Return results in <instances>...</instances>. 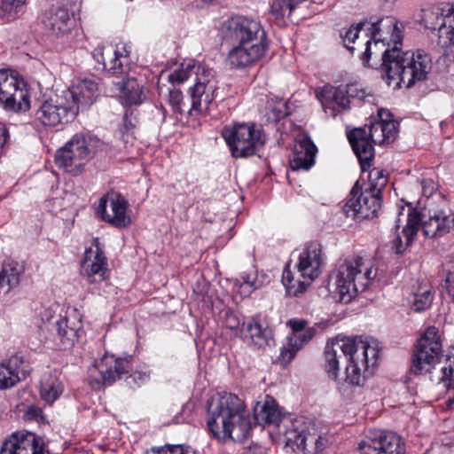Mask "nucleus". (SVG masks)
<instances>
[{
  "mask_svg": "<svg viewBox=\"0 0 454 454\" xmlns=\"http://www.w3.org/2000/svg\"><path fill=\"white\" fill-rule=\"evenodd\" d=\"M447 405L451 408L454 406V398H450L448 401H447Z\"/></svg>",
  "mask_w": 454,
  "mask_h": 454,
  "instance_id": "56",
  "label": "nucleus"
},
{
  "mask_svg": "<svg viewBox=\"0 0 454 454\" xmlns=\"http://www.w3.org/2000/svg\"><path fill=\"white\" fill-rule=\"evenodd\" d=\"M427 192H429V189H426V188L424 187V192H424V194H425V195H427V196H429V195L431 194V192H429V193L427 194Z\"/></svg>",
  "mask_w": 454,
  "mask_h": 454,
  "instance_id": "57",
  "label": "nucleus"
},
{
  "mask_svg": "<svg viewBox=\"0 0 454 454\" xmlns=\"http://www.w3.org/2000/svg\"><path fill=\"white\" fill-rule=\"evenodd\" d=\"M442 352V345L439 330L429 326L420 337L414 350L411 372L416 375L431 372L439 362Z\"/></svg>",
  "mask_w": 454,
  "mask_h": 454,
  "instance_id": "12",
  "label": "nucleus"
},
{
  "mask_svg": "<svg viewBox=\"0 0 454 454\" xmlns=\"http://www.w3.org/2000/svg\"><path fill=\"white\" fill-rule=\"evenodd\" d=\"M207 430L217 439L244 442L250 434L251 423L244 402L231 393H221L207 404Z\"/></svg>",
  "mask_w": 454,
  "mask_h": 454,
  "instance_id": "3",
  "label": "nucleus"
},
{
  "mask_svg": "<svg viewBox=\"0 0 454 454\" xmlns=\"http://www.w3.org/2000/svg\"><path fill=\"white\" fill-rule=\"evenodd\" d=\"M397 122L382 123L371 121L363 128L348 133V141L358 158L362 171L372 166L374 159L372 144L385 145L393 142L397 135Z\"/></svg>",
  "mask_w": 454,
  "mask_h": 454,
  "instance_id": "7",
  "label": "nucleus"
},
{
  "mask_svg": "<svg viewBox=\"0 0 454 454\" xmlns=\"http://www.w3.org/2000/svg\"><path fill=\"white\" fill-rule=\"evenodd\" d=\"M129 51L125 45L114 48L113 45H98L92 52L94 59L102 66V69L117 74L121 70V58H127Z\"/></svg>",
  "mask_w": 454,
  "mask_h": 454,
  "instance_id": "27",
  "label": "nucleus"
},
{
  "mask_svg": "<svg viewBox=\"0 0 454 454\" xmlns=\"http://www.w3.org/2000/svg\"><path fill=\"white\" fill-rule=\"evenodd\" d=\"M272 111L274 113V118L276 120L284 118L286 115L288 114V113L286 112V104L282 102L279 103L278 106L274 107Z\"/></svg>",
  "mask_w": 454,
  "mask_h": 454,
  "instance_id": "51",
  "label": "nucleus"
},
{
  "mask_svg": "<svg viewBox=\"0 0 454 454\" xmlns=\"http://www.w3.org/2000/svg\"><path fill=\"white\" fill-rule=\"evenodd\" d=\"M442 376L441 380L448 386L454 384V354L448 356L445 365L442 368Z\"/></svg>",
  "mask_w": 454,
  "mask_h": 454,
  "instance_id": "43",
  "label": "nucleus"
},
{
  "mask_svg": "<svg viewBox=\"0 0 454 454\" xmlns=\"http://www.w3.org/2000/svg\"><path fill=\"white\" fill-rule=\"evenodd\" d=\"M317 97L321 102L325 112L327 113V111L330 110V114L333 117L337 114L335 106L342 109H348L349 107L350 100L348 96V85L345 88L325 86L317 94Z\"/></svg>",
  "mask_w": 454,
  "mask_h": 454,
  "instance_id": "28",
  "label": "nucleus"
},
{
  "mask_svg": "<svg viewBox=\"0 0 454 454\" xmlns=\"http://www.w3.org/2000/svg\"><path fill=\"white\" fill-rule=\"evenodd\" d=\"M356 350L366 352L361 336L353 338L337 336L326 342L324 368L330 379L338 380L340 360L343 357L350 358Z\"/></svg>",
  "mask_w": 454,
  "mask_h": 454,
  "instance_id": "16",
  "label": "nucleus"
},
{
  "mask_svg": "<svg viewBox=\"0 0 454 454\" xmlns=\"http://www.w3.org/2000/svg\"><path fill=\"white\" fill-rule=\"evenodd\" d=\"M62 382L52 374H44L41 380L40 395L47 403H53L63 393Z\"/></svg>",
  "mask_w": 454,
  "mask_h": 454,
  "instance_id": "37",
  "label": "nucleus"
},
{
  "mask_svg": "<svg viewBox=\"0 0 454 454\" xmlns=\"http://www.w3.org/2000/svg\"><path fill=\"white\" fill-rule=\"evenodd\" d=\"M348 96L349 99H357L367 103H373L375 100V97L371 91H367L357 84L348 85Z\"/></svg>",
  "mask_w": 454,
  "mask_h": 454,
  "instance_id": "42",
  "label": "nucleus"
},
{
  "mask_svg": "<svg viewBox=\"0 0 454 454\" xmlns=\"http://www.w3.org/2000/svg\"><path fill=\"white\" fill-rule=\"evenodd\" d=\"M433 301V296L427 286L420 287L419 292L413 294L411 309L416 312H420L428 309Z\"/></svg>",
  "mask_w": 454,
  "mask_h": 454,
  "instance_id": "41",
  "label": "nucleus"
},
{
  "mask_svg": "<svg viewBox=\"0 0 454 454\" xmlns=\"http://www.w3.org/2000/svg\"><path fill=\"white\" fill-rule=\"evenodd\" d=\"M35 120L45 127L70 122L77 116V107L69 106L64 96L44 100L35 112Z\"/></svg>",
  "mask_w": 454,
  "mask_h": 454,
  "instance_id": "20",
  "label": "nucleus"
},
{
  "mask_svg": "<svg viewBox=\"0 0 454 454\" xmlns=\"http://www.w3.org/2000/svg\"><path fill=\"white\" fill-rule=\"evenodd\" d=\"M113 83L119 90L120 100L124 106L140 105L145 98L143 84L134 77L127 76Z\"/></svg>",
  "mask_w": 454,
  "mask_h": 454,
  "instance_id": "31",
  "label": "nucleus"
},
{
  "mask_svg": "<svg viewBox=\"0 0 454 454\" xmlns=\"http://www.w3.org/2000/svg\"><path fill=\"white\" fill-rule=\"evenodd\" d=\"M446 290L452 301H454V270L450 271L446 278Z\"/></svg>",
  "mask_w": 454,
  "mask_h": 454,
  "instance_id": "50",
  "label": "nucleus"
},
{
  "mask_svg": "<svg viewBox=\"0 0 454 454\" xmlns=\"http://www.w3.org/2000/svg\"><path fill=\"white\" fill-rule=\"evenodd\" d=\"M192 74L195 75V83L188 90L191 116L206 114L209 106L217 97V85L212 69L203 66H196L192 60L182 63L179 68L171 72L168 80L172 83H183Z\"/></svg>",
  "mask_w": 454,
  "mask_h": 454,
  "instance_id": "4",
  "label": "nucleus"
},
{
  "mask_svg": "<svg viewBox=\"0 0 454 454\" xmlns=\"http://www.w3.org/2000/svg\"><path fill=\"white\" fill-rule=\"evenodd\" d=\"M323 262L321 246L317 243L308 244L300 253L296 264L300 278L295 279L287 267L283 271L282 283L288 294L298 296L303 294L310 283L319 277Z\"/></svg>",
  "mask_w": 454,
  "mask_h": 454,
  "instance_id": "8",
  "label": "nucleus"
},
{
  "mask_svg": "<svg viewBox=\"0 0 454 454\" xmlns=\"http://www.w3.org/2000/svg\"><path fill=\"white\" fill-rule=\"evenodd\" d=\"M130 369V358L115 357L114 355H105L98 362H96L93 368L90 370V379L92 384L93 380L97 387L100 385H112L121 375L129 372Z\"/></svg>",
  "mask_w": 454,
  "mask_h": 454,
  "instance_id": "21",
  "label": "nucleus"
},
{
  "mask_svg": "<svg viewBox=\"0 0 454 454\" xmlns=\"http://www.w3.org/2000/svg\"><path fill=\"white\" fill-rule=\"evenodd\" d=\"M372 26L375 48L385 47L387 41V47L381 52L380 69L388 85L395 83V87H400L403 83L406 88H411L416 82L427 79L432 70L430 55L423 50L401 51L402 31L394 17L381 18Z\"/></svg>",
  "mask_w": 454,
  "mask_h": 454,
  "instance_id": "1",
  "label": "nucleus"
},
{
  "mask_svg": "<svg viewBox=\"0 0 454 454\" xmlns=\"http://www.w3.org/2000/svg\"><path fill=\"white\" fill-rule=\"evenodd\" d=\"M27 0H2V22H11L25 12Z\"/></svg>",
  "mask_w": 454,
  "mask_h": 454,
  "instance_id": "38",
  "label": "nucleus"
},
{
  "mask_svg": "<svg viewBox=\"0 0 454 454\" xmlns=\"http://www.w3.org/2000/svg\"><path fill=\"white\" fill-rule=\"evenodd\" d=\"M180 445L163 446V454H179Z\"/></svg>",
  "mask_w": 454,
  "mask_h": 454,
  "instance_id": "52",
  "label": "nucleus"
},
{
  "mask_svg": "<svg viewBox=\"0 0 454 454\" xmlns=\"http://www.w3.org/2000/svg\"><path fill=\"white\" fill-rule=\"evenodd\" d=\"M98 83L91 79H84L63 91V96L69 106L74 105L77 114L91 106L98 97Z\"/></svg>",
  "mask_w": 454,
  "mask_h": 454,
  "instance_id": "25",
  "label": "nucleus"
},
{
  "mask_svg": "<svg viewBox=\"0 0 454 454\" xmlns=\"http://www.w3.org/2000/svg\"><path fill=\"white\" fill-rule=\"evenodd\" d=\"M427 192H429V189H426V188L424 187V192H424V194H425V195H427V196H429V195L431 194V192H429V193L427 194Z\"/></svg>",
  "mask_w": 454,
  "mask_h": 454,
  "instance_id": "58",
  "label": "nucleus"
},
{
  "mask_svg": "<svg viewBox=\"0 0 454 454\" xmlns=\"http://www.w3.org/2000/svg\"><path fill=\"white\" fill-rule=\"evenodd\" d=\"M378 120H374L376 122H382V123H390V122H396L395 120L392 119V114L388 110L386 109H379L378 110Z\"/></svg>",
  "mask_w": 454,
  "mask_h": 454,
  "instance_id": "48",
  "label": "nucleus"
},
{
  "mask_svg": "<svg viewBox=\"0 0 454 454\" xmlns=\"http://www.w3.org/2000/svg\"><path fill=\"white\" fill-rule=\"evenodd\" d=\"M363 344L366 352L356 350L354 356L348 358L349 364L346 367L345 380L349 385L362 386L366 378L372 374L370 371L378 362L380 348L375 340L363 338Z\"/></svg>",
  "mask_w": 454,
  "mask_h": 454,
  "instance_id": "15",
  "label": "nucleus"
},
{
  "mask_svg": "<svg viewBox=\"0 0 454 454\" xmlns=\"http://www.w3.org/2000/svg\"><path fill=\"white\" fill-rule=\"evenodd\" d=\"M219 33L224 41L237 43L227 58L231 67H250L259 61L267 51L265 32L256 20L242 16L232 17L222 23Z\"/></svg>",
  "mask_w": 454,
  "mask_h": 454,
  "instance_id": "2",
  "label": "nucleus"
},
{
  "mask_svg": "<svg viewBox=\"0 0 454 454\" xmlns=\"http://www.w3.org/2000/svg\"><path fill=\"white\" fill-rule=\"evenodd\" d=\"M223 137L236 158L255 154L265 143L263 130L254 123H239L224 128Z\"/></svg>",
  "mask_w": 454,
  "mask_h": 454,
  "instance_id": "11",
  "label": "nucleus"
},
{
  "mask_svg": "<svg viewBox=\"0 0 454 454\" xmlns=\"http://www.w3.org/2000/svg\"><path fill=\"white\" fill-rule=\"evenodd\" d=\"M241 286H247L252 288L253 290H255L261 286V283L255 279L254 275H247L246 277H243V284Z\"/></svg>",
  "mask_w": 454,
  "mask_h": 454,
  "instance_id": "49",
  "label": "nucleus"
},
{
  "mask_svg": "<svg viewBox=\"0 0 454 454\" xmlns=\"http://www.w3.org/2000/svg\"><path fill=\"white\" fill-rule=\"evenodd\" d=\"M42 320L53 337V341L60 349L74 346L82 328V324L75 313L70 315H57L47 309L42 313Z\"/></svg>",
  "mask_w": 454,
  "mask_h": 454,
  "instance_id": "13",
  "label": "nucleus"
},
{
  "mask_svg": "<svg viewBox=\"0 0 454 454\" xmlns=\"http://www.w3.org/2000/svg\"><path fill=\"white\" fill-rule=\"evenodd\" d=\"M149 380V374L144 372H134L129 377L126 378V384L131 388L139 387L142 384L145 383Z\"/></svg>",
  "mask_w": 454,
  "mask_h": 454,
  "instance_id": "44",
  "label": "nucleus"
},
{
  "mask_svg": "<svg viewBox=\"0 0 454 454\" xmlns=\"http://www.w3.org/2000/svg\"><path fill=\"white\" fill-rule=\"evenodd\" d=\"M254 417L259 425L274 424L279 427L282 421V411L276 400L272 396L266 395L255 403Z\"/></svg>",
  "mask_w": 454,
  "mask_h": 454,
  "instance_id": "32",
  "label": "nucleus"
},
{
  "mask_svg": "<svg viewBox=\"0 0 454 454\" xmlns=\"http://www.w3.org/2000/svg\"><path fill=\"white\" fill-rule=\"evenodd\" d=\"M24 273L23 264L12 259L5 260L2 263V289L7 287V294L18 288Z\"/></svg>",
  "mask_w": 454,
  "mask_h": 454,
  "instance_id": "35",
  "label": "nucleus"
},
{
  "mask_svg": "<svg viewBox=\"0 0 454 454\" xmlns=\"http://www.w3.org/2000/svg\"><path fill=\"white\" fill-rule=\"evenodd\" d=\"M22 365L23 359L17 355L11 356L6 363H2V389L15 386L26 377Z\"/></svg>",
  "mask_w": 454,
  "mask_h": 454,
  "instance_id": "34",
  "label": "nucleus"
},
{
  "mask_svg": "<svg viewBox=\"0 0 454 454\" xmlns=\"http://www.w3.org/2000/svg\"><path fill=\"white\" fill-rule=\"evenodd\" d=\"M359 454H405V443L397 434L372 430L358 444Z\"/></svg>",
  "mask_w": 454,
  "mask_h": 454,
  "instance_id": "19",
  "label": "nucleus"
},
{
  "mask_svg": "<svg viewBox=\"0 0 454 454\" xmlns=\"http://www.w3.org/2000/svg\"><path fill=\"white\" fill-rule=\"evenodd\" d=\"M316 333L317 331L314 327H309L303 332L291 334L287 338L286 345L281 349L280 356L282 360L289 363L296 353L314 338Z\"/></svg>",
  "mask_w": 454,
  "mask_h": 454,
  "instance_id": "33",
  "label": "nucleus"
},
{
  "mask_svg": "<svg viewBox=\"0 0 454 454\" xmlns=\"http://www.w3.org/2000/svg\"><path fill=\"white\" fill-rule=\"evenodd\" d=\"M242 334L245 342L255 349L270 346L273 340L271 329L262 327L254 318L243 324Z\"/></svg>",
  "mask_w": 454,
  "mask_h": 454,
  "instance_id": "30",
  "label": "nucleus"
},
{
  "mask_svg": "<svg viewBox=\"0 0 454 454\" xmlns=\"http://www.w3.org/2000/svg\"><path fill=\"white\" fill-rule=\"evenodd\" d=\"M2 454H45L44 441L30 432H16L2 442Z\"/></svg>",
  "mask_w": 454,
  "mask_h": 454,
  "instance_id": "23",
  "label": "nucleus"
},
{
  "mask_svg": "<svg viewBox=\"0 0 454 454\" xmlns=\"http://www.w3.org/2000/svg\"><path fill=\"white\" fill-rule=\"evenodd\" d=\"M403 215V212L399 213L395 226V237L393 239V247L397 254H403L412 244L420 227L424 235L430 239L442 236L454 228V215L452 214L439 210L429 215L427 220L422 221L420 212L409 207L406 224L399 232L401 215Z\"/></svg>",
  "mask_w": 454,
  "mask_h": 454,
  "instance_id": "5",
  "label": "nucleus"
},
{
  "mask_svg": "<svg viewBox=\"0 0 454 454\" xmlns=\"http://www.w3.org/2000/svg\"><path fill=\"white\" fill-rule=\"evenodd\" d=\"M101 145L102 142L96 137L75 134L56 152L55 162L59 168L73 176H78Z\"/></svg>",
  "mask_w": 454,
  "mask_h": 454,
  "instance_id": "9",
  "label": "nucleus"
},
{
  "mask_svg": "<svg viewBox=\"0 0 454 454\" xmlns=\"http://www.w3.org/2000/svg\"><path fill=\"white\" fill-rule=\"evenodd\" d=\"M43 25L51 35L62 37L74 27V18L65 7H59L44 13Z\"/></svg>",
  "mask_w": 454,
  "mask_h": 454,
  "instance_id": "26",
  "label": "nucleus"
},
{
  "mask_svg": "<svg viewBox=\"0 0 454 454\" xmlns=\"http://www.w3.org/2000/svg\"><path fill=\"white\" fill-rule=\"evenodd\" d=\"M124 122H125V125H127V122H128V116H127V114L125 115Z\"/></svg>",
  "mask_w": 454,
  "mask_h": 454,
  "instance_id": "59",
  "label": "nucleus"
},
{
  "mask_svg": "<svg viewBox=\"0 0 454 454\" xmlns=\"http://www.w3.org/2000/svg\"><path fill=\"white\" fill-rule=\"evenodd\" d=\"M304 0H275L270 5V13L276 20L290 16L295 7Z\"/></svg>",
  "mask_w": 454,
  "mask_h": 454,
  "instance_id": "39",
  "label": "nucleus"
},
{
  "mask_svg": "<svg viewBox=\"0 0 454 454\" xmlns=\"http://www.w3.org/2000/svg\"><path fill=\"white\" fill-rule=\"evenodd\" d=\"M128 126H132V123H127L126 127H128ZM129 129V128H127V129Z\"/></svg>",
  "mask_w": 454,
  "mask_h": 454,
  "instance_id": "61",
  "label": "nucleus"
},
{
  "mask_svg": "<svg viewBox=\"0 0 454 454\" xmlns=\"http://www.w3.org/2000/svg\"><path fill=\"white\" fill-rule=\"evenodd\" d=\"M287 325L291 327L292 334H295L303 332L308 328V321L301 318H291L288 320Z\"/></svg>",
  "mask_w": 454,
  "mask_h": 454,
  "instance_id": "47",
  "label": "nucleus"
},
{
  "mask_svg": "<svg viewBox=\"0 0 454 454\" xmlns=\"http://www.w3.org/2000/svg\"><path fill=\"white\" fill-rule=\"evenodd\" d=\"M179 454H196V453L191 448H188V447L184 448L183 446L180 445Z\"/></svg>",
  "mask_w": 454,
  "mask_h": 454,
  "instance_id": "54",
  "label": "nucleus"
},
{
  "mask_svg": "<svg viewBox=\"0 0 454 454\" xmlns=\"http://www.w3.org/2000/svg\"><path fill=\"white\" fill-rule=\"evenodd\" d=\"M163 447L152 448L149 450H146L144 454H163L162 452Z\"/></svg>",
  "mask_w": 454,
  "mask_h": 454,
  "instance_id": "53",
  "label": "nucleus"
},
{
  "mask_svg": "<svg viewBox=\"0 0 454 454\" xmlns=\"http://www.w3.org/2000/svg\"><path fill=\"white\" fill-rule=\"evenodd\" d=\"M285 447L295 453L317 454L325 446L324 439L314 423L304 417L285 420Z\"/></svg>",
  "mask_w": 454,
  "mask_h": 454,
  "instance_id": "10",
  "label": "nucleus"
},
{
  "mask_svg": "<svg viewBox=\"0 0 454 454\" xmlns=\"http://www.w3.org/2000/svg\"><path fill=\"white\" fill-rule=\"evenodd\" d=\"M128 126H132V123H127L126 127H128ZM129 129V128H127V129Z\"/></svg>",
  "mask_w": 454,
  "mask_h": 454,
  "instance_id": "60",
  "label": "nucleus"
},
{
  "mask_svg": "<svg viewBox=\"0 0 454 454\" xmlns=\"http://www.w3.org/2000/svg\"><path fill=\"white\" fill-rule=\"evenodd\" d=\"M376 275V270L360 256L340 263L332 275L339 301L350 302L358 293L364 292L371 285Z\"/></svg>",
  "mask_w": 454,
  "mask_h": 454,
  "instance_id": "6",
  "label": "nucleus"
},
{
  "mask_svg": "<svg viewBox=\"0 0 454 454\" xmlns=\"http://www.w3.org/2000/svg\"><path fill=\"white\" fill-rule=\"evenodd\" d=\"M81 272L90 283H99L106 278V257L98 244L85 250Z\"/></svg>",
  "mask_w": 454,
  "mask_h": 454,
  "instance_id": "24",
  "label": "nucleus"
},
{
  "mask_svg": "<svg viewBox=\"0 0 454 454\" xmlns=\"http://www.w3.org/2000/svg\"><path fill=\"white\" fill-rule=\"evenodd\" d=\"M2 106L15 114L25 113L30 108L27 84L16 70L2 68Z\"/></svg>",
  "mask_w": 454,
  "mask_h": 454,
  "instance_id": "14",
  "label": "nucleus"
},
{
  "mask_svg": "<svg viewBox=\"0 0 454 454\" xmlns=\"http://www.w3.org/2000/svg\"><path fill=\"white\" fill-rule=\"evenodd\" d=\"M169 103L177 112L183 113L184 111L185 102L183 99V95L180 90H170Z\"/></svg>",
  "mask_w": 454,
  "mask_h": 454,
  "instance_id": "45",
  "label": "nucleus"
},
{
  "mask_svg": "<svg viewBox=\"0 0 454 454\" xmlns=\"http://www.w3.org/2000/svg\"><path fill=\"white\" fill-rule=\"evenodd\" d=\"M380 19H379L380 20ZM377 20L375 21H372L371 20L370 22H368V25H370V27L368 28L370 34H371V39L370 40H367L366 43H365V45H366V48H365V51L364 52V59H363L364 61H368V59L371 57V55L372 53H377V51H379L380 53L382 52V46H380L379 48H375L374 47V50L375 51L372 52V49H371V43H372V41L374 42L373 38H372V23L373 22H377ZM367 25V23H364V22H360L358 24H356V26H352L351 27H349L344 37H343V43H344V45L346 46V48H348L349 51H353L354 50V47L353 46H350L349 43H354L356 42V39H358V35H359V32L362 30L363 27Z\"/></svg>",
  "mask_w": 454,
  "mask_h": 454,
  "instance_id": "36",
  "label": "nucleus"
},
{
  "mask_svg": "<svg viewBox=\"0 0 454 454\" xmlns=\"http://www.w3.org/2000/svg\"><path fill=\"white\" fill-rule=\"evenodd\" d=\"M2 137L4 138V141H2V146L7 143L9 138L8 131L5 128L2 129Z\"/></svg>",
  "mask_w": 454,
  "mask_h": 454,
  "instance_id": "55",
  "label": "nucleus"
},
{
  "mask_svg": "<svg viewBox=\"0 0 454 454\" xmlns=\"http://www.w3.org/2000/svg\"><path fill=\"white\" fill-rule=\"evenodd\" d=\"M25 417L28 420H35L37 422L44 420L43 410L35 405H30L27 407Z\"/></svg>",
  "mask_w": 454,
  "mask_h": 454,
  "instance_id": "46",
  "label": "nucleus"
},
{
  "mask_svg": "<svg viewBox=\"0 0 454 454\" xmlns=\"http://www.w3.org/2000/svg\"><path fill=\"white\" fill-rule=\"evenodd\" d=\"M381 207V196L371 192L370 189L360 191L356 184L342 207L347 217L353 220L373 218Z\"/></svg>",
  "mask_w": 454,
  "mask_h": 454,
  "instance_id": "18",
  "label": "nucleus"
},
{
  "mask_svg": "<svg viewBox=\"0 0 454 454\" xmlns=\"http://www.w3.org/2000/svg\"><path fill=\"white\" fill-rule=\"evenodd\" d=\"M128 206V201L122 195L111 193L99 200L97 213L105 222L118 228H125L131 223L127 213Z\"/></svg>",
  "mask_w": 454,
  "mask_h": 454,
  "instance_id": "22",
  "label": "nucleus"
},
{
  "mask_svg": "<svg viewBox=\"0 0 454 454\" xmlns=\"http://www.w3.org/2000/svg\"><path fill=\"white\" fill-rule=\"evenodd\" d=\"M368 186L371 192L381 196V191L387 183V176L383 169L374 168L370 170L368 175Z\"/></svg>",
  "mask_w": 454,
  "mask_h": 454,
  "instance_id": "40",
  "label": "nucleus"
},
{
  "mask_svg": "<svg viewBox=\"0 0 454 454\" xmlns=\"http://www.w3.org/2000/svg\"><path fill=\"white\" fill-rule=\"evenodd\" d=\"M317 147L311 139L304 137L296 141L294 157L290 160L293 170H309L315 164Z\"/></svg>",
  "mask_w": 454,
  "mask_h": 454,
  "instance_id": "29",
  "label": "nucleus"
},
{
  "mask_svg": "<svg viewBox=\"0 0 454 454\" xmlns=\"http://www.w3.org/2000/svg\"><path fill=\"white\" fill-rule=\"evenodd\" d=\"M421 22L432 30H438L442 47L454 48V9L448 6H433L422 11Z\"/></svg>",
  "mask_w": 454,
  "mask_h": 454,
  "instance_id": "17",
  "label": "nucleus"
}]
</instances>
